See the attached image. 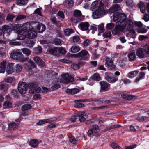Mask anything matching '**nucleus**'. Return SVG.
<instances>
[{
	"label": "nucleus",
	"instance_id": "nucleus-58",
	"mask_svg": "<svg viewBox=\"0 0 149 149\" xmlns=\"http://www.w3.org/2000/svg\"><path fill=\"white\" fill-rule=\"evenodd\" d=\"M9 44L13 46L19 45L21 44L17 42L11 41L10 42Z\"/></svg>",
	"mask_w": 149,
	"mask_h": 149
},
{
	"label": "nucleus",
	"instance_id": "nucleus-10",
	"mask_svg": "<svg viewBox=\"0 0 149 149\" xmlns=\"http://www.w3.org/2000/svg\"><path fill=\"white\" fill-rule=\"evenodd\" d=\"M12 31V29L7 25L3 26L1 29H0V36L3 33L7 34V35H9L10 32Z\"/></svg>",
	"mask_w": 149,
	"mask_h": 149
},
{
	"label": "nucleus",
	"instance_id": "nucleus-1",
	"mask_svg": "<svg viewBox=\"0 0 149 149\" xmlns=\"http://www.w3.org/2000/svg\"><path fill=\"white\" fill-rule=\"evenodd\" d=\"M126 19V16L124 13H114L113 20L114 21H117V22L115 28L112 32L113 35L119 34L120 32L125 29L130 31L132 33H135V31L133 29L134 27L133 22L131 20H128L126 22L125 21Z\"/></svg>",
	"mask_w": 149,
	"mask_h": 149
},
{
	"label": "nucleus",
	"instance_id": "nucleus-41",
	"mask_svg": "<svg viewBox=\"0 0 149 149\" xmlns=\"http://www.w3.org/2000/svg\"><path fill=\"white\" fill-rule=\"evenodd\" d=\"M28 0H18L17 1V4L18 5L25 4L27 3Z\"/></svg>",
	"mask_w": 149,
	"mask_h": 149
},
{
	"label": "nucleus",
	"instance_id": "nucleus-15",
	"mask_svg": "<svg viewBox=\"0 0 149 149\" xmlns=\"http://www.w3.org/2000/svg\"><path fill=\"white\" fill-rule=\"evenodd\" d=\"M136 55L140 58H143L145 56V52L143 48H139L138 49L136 52Z\"/></svg>",
	"mask_w": 149,
	"mask_h": 149
},
{
	"label": "nucleus",
	"instance_id": "nucleus-24",
	"mask_svg": "<svg viewBox=\"0 0 149 149\" xmlns=\"http://www.w3.org/2000/svg\"><path fill=\"white\" fill-rule=\"evenodd\" d=\"M39 144L38 141L36 139L31 140L29 143L30 146L32 147H35L38 146Z\"/></svg>",
	"mask_w": 149,
	"mask_h": 149
},
{
	"label": "nucleus",
	"instance_id": "nucleus-33",
	"mask_svg": "<svg viewBox=\"0 0 149 149\" xmlns=\"http://www.w3.org/2000/svg\"><path fill=\"white\" fill-rule=\"evenodd\" d=\"M71 51L72 53H76L80 50V49L79 47L74 46L72 47L71 49Z\"/></svg>",
	"mask_w": 149,
	"mask_h": 149
},
{
	"label": "nucleus",
	"instance_id": "nucleus-63",
	"mask_svg": "<svg viewBox=\"0 0 149 149\" xmlns=\"http://www.w3.org/2000/svg\"><path fill=\"white\" fill-rule=\"evenodd\" d=\"M41 8H39L36 9L34 11L35 13L36 14L39 15H41Z\"/></svg>",
	"mask_w": 149,
	"mask_h": 149
},
{
	"label": "nucleus",
	"instance_id": "nucleus-5",
	"mask_svg": "<svg viewBox=\"0 0 149 149\" xmlns=\"http://www.w3.org/2000/svg\"><path fill=\"white\" fill-rule=\"evenodd\" d=\"M95 11L93 13V16L94 19L100 18L102 17L106 13L105 11L104 10L102 4L100 5V8L95 10Z\"/></svg>",
	"mask_w": 149,
	"mask_h": 149
},
{
	"label": "nucleus",
	"instance_id": "nucleus-61",
	"mask_svg": "<svg viewBox=\"0 0 149 149\" xmlns=\"http://www.w3.org/2000/svg\"><path fill=\"white\" fill-rule=\"evenodd\" d=\"M14 78L13 77H7L5 79V81L6 82L10 83H11L14 80Z\"/></svg>",
	"mask_w": 149,
	"mask_h": 149
},
{
	"label": "nucleus",
	"instance_id": "nucleus-30",
	"mask_svg": "<svg viewBox=\"0 0 149 149\" xmlns=\"http://www.w3.org/2000/svg\"><path fill=\"white\" fill-rule=\"evenodd\" d=\"M128 56L130 60L131 61H134L136 58L135 53L134 52L130 53Z\"/></svg>",
	"mask_w": 149,
	"mask_h": 149
},
{
	"label": "nucleus",
	"instance_id": "nucleus-31",
	"mask_svg": "<svg viewBox=\"0 0 149 149\" xmlns=\"http://www.w3.org/2000/svg\"><path fill=\"white\" fill-rule=\"evenodd\" d=\"M50 120L49 119H44L40 120L37 123L38 125H40L44 124L49 123Z\"/></svg>",
	"mask_w": 149,
	"mask_h": 149
},
{
	"label": "nucleus",
	"instance_id": "nucleus-42",
	"mask_svg": "<svg viewBox=\"0 0 149 149\" xmlns=\"http://www.w3.org/2000/svg\"><path fill=\"white\" fill-rule=\"evenodd\" d=\"M26 46L29 47H33L35 44V42L33 41H28L26 42Z\"/></svg>",
	"mask_w": 149,
	"mask_h": 149
},
{
	"label": "nucleus",
	"instance_id": "nucleus-50",
	"mask_svg": "<svg viewBox=\"0 0 149 149\" xmlns=\"http://www.w3.org/2000/svg\"><path fill=\"white\" fill-rule=\"evenodd\" d=\"M80 38L78 36H74L73 38V42L74 43H77L79 41Z\"/></svg>",
	"mask_w": 149,
	"mask_h": 149
},
{
	"label": "nucleus",
	"instance_id": "nucleus-57",
	"mask_svg": "<svg viewBox=\"0 0 149 149\" xmlns=\"http://www.w3.org/2000/svg\"><path fill=\"white\" fill-rule=\"evenodd\" d=\"M136 147V145H133L126 146L125 147V149H134Z\"/></svg>",
	"mask_w": 149,
	"mask_h": 149
},
{
	"label": "nucleus",
	"instance_id": "nucleus-23",
	"mask_svg": "<svg viewBox=\"0 0 149 149\" xmlns=\"http://www.w3.org/2000/svg\"><path fill=\"white\" fill-rule=\"evenodd\" d=\"M122 97L124 99L131 100L135 98L136 96L134 95H131L127 94H123L121 95Z\"/></svg>",
	"mask_w": 149,
	"mask_h": 149
},
{
	"label": "nucleus",
	"instance_id": "nucleus-64",
	"mask_svg": "<svg viewBox=\"0 0 149 149\" xmlns=\"http://www.w3.org/2000/svg\"><path fill=\"white\" fill-rule=\"evenodd\" d=\"M134 24L136 26L139 27H142L143 26L142 24L140 22H135Z\"/></svg>",
	"mask_w": 149,
	"mask_h": 149
},
{
	"label": "nucleus",
	"instance_id": "nucleus-44",
	"mask_svg": "<svg viewBox=\"0 0 149 149\" xmlns=\"http://www.w3.org/2000/svg\"><path fill=\"white\" fill-rule=\"evenodd\" d=\"M114 26V24L112 23H110L107 24L106 28L108 29L111 30L113 29Z\"/></svg>",
	"mask_w": 149,
	"mask_h": 149
},
{
	"label": "nucleus",
	"instance_id": "nucleus-40",
	"mask_svg": "<svg viewBox=\"0 0 149 149\" xmlns=\"http://www.w3.org/2000/svg\"><path fill=\"white\" fill-rule=\"evenodd\" d=\"M32 106L30 104H26L22 106V109L23 110H28L31 108Z\"/></svg>",
	"mask_w": 149,
	"mask_h": 149
},
{
	"label": "nucleus",
	"instance_id": "nucleus-32",
	"mask_svg": "<svg viewBox=\"0 0 149 149\" xmlns=\"http://www.w3.org/2000/svg\"><path fill=\"white\" fill-rule=\"evenodd\" d=\"M41 90V88L39 87H36L34 89H31L29 90V92L30 93L33 94L34 93H39Z\"/></svg>",
	"mask_w": 149,
	"mask_h": 149
},
{
	"label": "nucleus",
	"instance_id": "nucleus-25",
	"mask_svg": "<svg viewBox=\"0 0 149 149\" xmlns=\"http://www.w3.org/2000/svg\"><path fill=\"white\" fill-rule=\"evenodd\" d=\"M18 127V125L15 123H10L8 125V128L10 130H13Z\"/></svg>",
	"mask_w": 149,
	"mask_h": 149
},
{
	"label": "nucleus",
	"instance_id": "nucleus-43",
	"mask_svg": "<svg viewBox=\"0 0 149 149\" xmlns=\"http://www.w3.org/2000/svg\"><path fill=\"white\" fill-rule=\"evenodd\" d=\"M126 3L127 6H132L135 5V3L132 0H127Z\"/></svg>",
	"mask_w": 149,
	"mask_h": 149
},
{
	"label": "nucleus",
	"instance_id": "nucleus-19",
	"mask_svg": "<svg viewBox=\"0 0 149 149\" xmlns=\"http://www.w3.org/2000/svg\"><path fill=\"white\" fill-rule=\"evenodd\" d=\"M100 80V77L98 74L95 73L89 79L90 82H92V83L94 82V80L99 81Z\"/></svg>",
	"mask_w": 149,
	"mask_h": 149
},
{
	"label": "nucleus",
	"instance_id": "nucleus-16",
	"mask_svg": "<svg viewBox=\"0 0 149 149\" xmlns=\"http://www.w3.org/2000/svg\"><path fill=\"white\" fill-rule=\"evenodd\" d=\"M106 65L109 69H114L115 66L113 64V61L108 58L106 60Z\"/></svg>",
	"mask_w": 149,
	"mask_h": 149
},
{
	"label": "nucleus",
	"instance_id": "nucleus-20",
	"mask_svg": "<svg viewBox=\"0 0 149 149\" xmlns=\"http://www.w3.org/2000/svg\"><path fill=\"white\" fill-rule=\"evenodd\" d=\"M86 116V113L84 112L79 113L77 116H79V120L81 122H83L86 120L85 117Z\"/></svg>",
	"mask_w": 149,
	"mask_h": 149
},
{
	"label": "nucleus",
	"instance_id": "nucleus-46",
	"mask_svg": "<svg viewBox=\"0 0 149 149\" xmlns=\"http://www.w3.org/2000/svg\"><path fill=\"white\" fill-rule=\"evenodd\" d=\"M7 63V61L6 60H3L0 63V66L6 69Z\"/></svg>",
	"mask_w": 149,
	"mask_h": 149
},
{
	"label": "nucleus",
	"instance_id": "nucleus-2",
	"mask_svg": "<svg viewBox=\"0 0 149 149\" xmlns=\"http://www.w3.org/2000/svg\"><path fill=\"white\" fill-rule=\"evenodd\" d=\"M24 24L22 26L16 29V31L18 33L17 39L23 40L26 37L29 39H33L36 37L37 33L34 30L29 29L26 27H23Z\"/></svg>",
	"mask_w": 149,
	"mask_h": 149
},
{
	"label": "nucleus",
	"instance_id": "nucleus-37",
	"mask_svg": "<svg viewBox=\"0 0 149 149\" xmlns=\"http://www.w3.org/2000/svg\"><path fill=\"white\" fill-rule=\"evenodd\" d=\"M64 32L66 35L68 36L73 33V31L71 29H65Z\"/></svg>",
	"mask_w": 149,
	"mask_h": 149
},
{
	"label": "nucleus",
	"instance_id": "nucleus-21",
	"mask_svg": "<svg viewBox=\"0 0 149 149\" xmlns=\"http://www.w3.org/2000/svg\"><path fill=\"white\" fill-rule=\"evenodd\" d=\"M105 79L108 82L112 83L117 81L118 78L117 77H113L110 76H107Z\"/></svg>",
	"mask_w": 149,
	"mask_h": 149
},
{
	"label": "nucleus",
	"instance_id": "nucleus-7",
	"mask_svg": "<svg viewBox=\"0 0 149 149\" xmlns=\"http://www.w3.org/2000/svg\"><path fill=\"white\" fill-rule=\"evenodd\" d=\"M27 86L25 82H20L18 84V89L21 94H24L26 93Z\"/></svg>",
	"mask_w": 149,
	"mask_h": 149
},
{
	"label": "nucleus",
	"instance_id": "nucleus-51",
	"mask_svg": "<svg viewBox=\"0 0 149 149\" xmlns=\"http://www.w3.org/2000/svg\"><path fill=\"white\" fill-rule=\"evenodd\" d=\"M69 141L72 143L73 144H75L77 143V141L76 140L75 138L73 137L70 138Z\"/></svg>",
	"mask_w": 149,
	"mask_h": 149
},
{
	"label": "nucleus",
	"instance_id": "nucleus-13",
	"mask_svg": "<svg viewBox=\"0 0 149 149\" xmlns=\"http://www.w3.org/2000/svg\"><path fill=\"white\" fill-rule=\"evenodd\" d=\"M101 85V90L102 91H106L109 90L110 85L104 81H102L100 83Z\"/></svg>",
	"mask_w": 149,
	"mask_h": 149
},
{
	"label": "nucleus",
	"instance_id": "nucleus-22",
	"mask_svg": "<svg viewBox=\"0 0 149 149\" xmlns=\"http://www.w3.org/2000/svg\"><path fill=\"white\" fill-rule=\"evenodd\" d=\"M79 91V89L74 88L72 89H67L65 90V92L68 93L73 95L77 93Z\"/></svg>",
	"mask_w": 149,
	"mask_h": 149
},
{
	"label": "nucleus",
	"instance_id": "nucleus-3",
	"mask_svg": "<svg viewBox=\"0 0 149 149\" xmlns=\"http://www.w3.org/2000/svg\"><path fill=\"white\" fill-rule=\"evenodd\" d=\"M29 29H34L37 32L42 33L45 30V26L42 24L38 22H31L24 24L22 27H26Z\"/></svg>",
	"mask_w": 149,
	"mask_h": 149
},
{
	"label": "nucleus",
	"instance_id": "nucleus-26",
	"mask_svg": "<svg viewBox=\"0 0 149 149\" xmlns=\"http://www.w3.org/2000/svg\"><path fill=\"white\" fill-rule=\"evenodd\" d=\"M139 72L138 71L135 70L131 71L129 73L128 76L130 78H133L137 75Z\"/></svg>",
	"mask_w": 149,
	"mask_h": 149
},
{
	"label": "nucleus",
	"instance_id": "nucleus-59",
	"mask_svg": "<svg viewBox=\"0 0 149 149\" xmlns=\"http://www.w3.org/2000/svg\"><path fill=\"white\" fill-rule=\"evenodd\" d=\"M14 17V15L12 14H9L6 18L7 20H12Z\"/></svg>",
	"mask_w": 149,
	"mask_h": 149
},
{
	"label": "nucleus",
	"instance_id": "nucleus-47",
	"mask_svg": "<svg viewBox=\"0 0 149 149\" xmlns=\"http://www.w3.org/2000/svg\"><path fill=\"white\" fill-rule=\"evenodd\" d=\"M26 17V16L24 15H19L16 18V20L19 21L25 18Z\"/></svg>",
	"mask_w": 149,
	"mask_h": 149
},
{
	"label": "nucleus",
	"instance_id": "nucleus-12",
	"mask_svg": "<svg viewBox=\"0 0 149 149\" xmlns=\"http://www.w3.org/2000/svg\"><path fill=\"white\" fill-rule=\"evenodd\" d=\"M89 26V23L87 22L81 23L78 26L79 27L82 31H86L88 29Z\"/></svg>",
	"mask_w": 149,
	"mask_h": 149
},
{
	"label": "nucleus",
	"instance_id": "nucleus-60",
	"mask_svg": "<svg viewBox=\"0 0 149 149\" xmlns=\"http://www.w3.org/2000/svg\"><path fill=\"white\" fill-rule=\"evenodd\" d=\"M12 93L15 97L17 98L18 97V96L17 95V92L16 90H13Z\"/></svg>",
	"mask_w": 149,
	"mask_h": 149
},
{
	"label": "nucleus",
	"instance_id": "nucleus-54",
	"mask_svg": "<svg viewBox=\"0 0 149 149\" xmlns=\"http://www.w3.org/2000/svg\"><path fill=\"white\" fill-rule=\"evenodd\" d=\"M88 136L90 137H92L95 134V133L91 129L89 130L88 132Z\"/></svg>",
	"mask_w": 149,
	"mask_h": 149
},
{
	"label": "nucleus",
	"instance_id": "nucleus-52",
	"mask_svg": "<svg viewBox=\"0 0 149 149\" xmlns=\"http://www.w3.org/2000/svg\"><path fill=\"white\" fill-rule=\"evenodd\" d=\"M139 33H145L147 32V30L145 28H141L138 30Z\"/></svg>",
	"mask_w": 149,
	"mask_h": 149
},
{
	"label": "nucleus",
	"instance_id": "nucleus-53",
	"mask_svg": "<svg viewBox=\"0 0 149 149\" xmlns=\"http://www.w3.org/2000/svg\"><path fill=\"white\" fill-rule=\"evenodd\" d=\"M71 68L74 70H77L79 68V65L76 64H72L71 65Z\"/></svg>",
	"mask_w": 149,
	"mask_h": 149
},
{
	"label": "nucleus",
	"instance_id": "nucleus-55",
	"mask_svg": "<svg viewBox=\"0 0 149 149\" xmlns=\"http://www.w3.org/2000/svg\"><path fill=\"white\" fill-rule=\"evenodd\" d=\"M60 86L58 84H56L51 87V89L53 90H56L60 88Z\"/></svg>",
	"mask_w": 149,
	"mask_h": 149
},
{
	"label": "nucleus",
	"instance_id": "nucleus-9",
	"mask_svg": "<svg viewBox=\"0 0 149 149\" xmlns=\"http://www.w3.org/2000/svg\"><path fill=\"white\" fill-rule=\"evenodd\" d=\"M76 57L79 58H81L84 60H88L89 57L88 52L85 50L81 51L79 53L76 54Z\"/></svg>",
	"mask_w": 149,
	"mask_h": 149
},
{
	"label": "nucleus",
	"instance_id": "nucleus-8",
	"mask_svg": "<svg viewBox=\"0 0 149 149\" xmlns=\"http://www.w3.org/2000/svg\"><path fill=\"white\" fill-rule=\"evenodd\" d=\"M81 15V12L79 10H75L73 13V16L72 17V20L74 22H78L81 21L80 17Z\"/></svg>",
	"mask_w": 149,
	"mask_h": 149
},
{
	"label": "nucleus",
	"instance_id": "nucleus-45",
	"mask_svg": "<svg viewBox=\"0 0 149 149\" xmlns=\"http://www.w3.org/2000/svg\"><path fill=\"white\" fill-rule=\"evenodd\" d=\"M15 70L17 72H20L22 70V67L21 65L17 64L15 66Z\"/></svg>",
	"mask_w": 149,
	"mask_h": 149
},
{
	"label": "nucleus",
	"instance_id": "nucleus-17",
	"mask_svg": "<svg viewBox=\"0 0 149 149\" xmlns=\"http://www.w3.org/2000/svg\"><path fill=\"white\" fill-rule=\"evenodd\" d=\"M33 60L38 66H43L45 65L44 62L42 61L39 57L37 56L33 58Z\"/></svg>",
	"mask_w": 149,
	"mask_h": 149
},
{
	"label": "nucleus",
	"instance_id": "nucleus-35",
	"mask_svg": "<svg viewBox=\"0 0 149 149\" xmlns=\"http://www.w3.org/2000/svg\"><path fill=\"white\" fill-rule=\"evenodd\" d=\"M91 129L93 131L94 133H95V134H96L97 132H99L100 130L98 127L96 125H92L91 127Z\"/></svg>",
	"mask_w": 149,
	"mask_h": 149
},
{
	"label": "nucleus",
	"instance_id": "nucleus-49",
	"mask_svg": "<svg viewBox=\"0 0 149 149\" xmlns=\"http://www.w3.org/2000/svg\"><path fill=\"white\" fill-rule=\"evenodd\" d=\"M34 50L36 53H39L42 52V49L39 46L35 48Z\"/></svg>",
	"mask_w": 149,
	"mask_h": 149
},
{
	"label": "nucleus",
	"instance_id": "nucleus-11",
	"mask_svg": "<svg viewBox=\"0 0 149 149\" xmlns=\"http://www.w3.org/2000/svg\"><path fill=\"white\" fill-rule=\"evenodd\" d=\"M14 63L12 62H9L8 63L6 70V72L8 74H11L14 72Z\"/></svg>",
	"mask_w": 149,
	"mask_h": 149
},
{
	"label": "nucleus",
	"instance_id": "nucleus-28",
	"mask_svg": "<svg viewBox=\"0 0 149 149\" xmlns=\"http://www.w3.org/2000/svg\"><path fill=\"white\" fill-rule=\"evenodd\" d=\"M65 5L67 7H72L73 5V1L72 0H65L64 3Z\"/></svg>",
	"mask_w": 149,
	"mask_h": 149
},
{
	"label": "nucleus",
	"instance_id": "nucleus-14",
	"mask_svg": "<svg viewBox=\"0 0 149 149\" xmlns=\"http://www.w3.org/2000/svg\"><path fill=\"white\" fill-rule=\"evenodd\" d=\"M102 3V6H103V3L100 2L99 4L98 2L97 1H95L93 2L91 5V8L94 11L100 8V5Z\"/></svg>",
	"mask_w": 149,
	"mask_h": 149
},
{
	"label": "nucleus",
	"instance_id": "nucleus-27",
	"mask_svg": "<svg viewBox=\"0 0 149 149\" xmlns=\"http://www.w3.org/2000/svg\"><path fill=\"white\" fill-rule=\"evenodd\" d=\"M12 104L9 101H6L3 104V108L4 109H9L12 108Z\"/></svg>",
	"mask_w": 149,
	"mask_h": 149
},
{
	"label": "nucleus",
	"instance_id": "nucleus-18",
	"mask_svg": "<svg viewBox=\"0 0 149 149\" xmlns=\"http://www.w3.org/2000/svg\"><path fill=\"white\" fill-rule=\"evenodd\" d=\"M121 8L120 6L118 4H116L113 6L109 10V11L111 13H114L115 12L120 10Z\"/></svg>",
	"mask_w": 149,
	"mask_h": 149
},
{
	"label": "nucleus",
	"instance_id": "nucleus-39",
	"mask_svg": "<svg viewBox=\"0 0 149 149\" xmlns=\"http://www.w3.org/2000/svg\"><path fill=\"white\" fill-rule=\"evenodd\" d=\"M111 146L113 149H121V148L118 145L114 142L111 143Z\"/></svg>",
	"mask_w": 149,
	"mask_h": 149
},
{
	"label": "nucleus",
	"instance_id": "nucleus-29",
	"mask_svg": "<svg viewBox=\"0 0 149 149\" xmlns=\"http://www.w3.org/2000/svg\"><path fill=\"white\" fill-rule=\"evenodd\" d=\"M23 53L26 56H28L31 54L30 50L27 48H24L22 49Z\"/></svg>",
	"mask_w": 149,
	"mask_h": 149
},
{
	"label": "nucleus",
	"instance_id": "nucleus-6",
	"mask_svg": "<svg viewBox=\"0 0 149 149\" xmlns=\"http://www.w3.org/2000/svg\"><path fill=\"white\" fill-rule=\"evenodd\" d=\"M62 78L60 79V82L63 84H68L72 82L74 79L71 75L68 73L63 74Z\"/></svg>",
	"mask_w": 149,
	"mask_h": 149
},
{
	"label": "nucleus",
	"instance_id": "nucleus-62",
	"mask_svg": "<svg viewBox=\"0 0 149 149\" xmlns=\"http://www.w3.org/2000/svg\"><path fill=\"white\" fill-rule=\"evenodd\" d=\"M61 40L59 39H56L54 41V43L56 45H59L61 43Z\"/></svg>",
	"mask_w": 149,
	"mask_h": 149
},
{
	"label": "nucleus",
	"instance_id": "nucleus-36",
	"mask_svg": "<svg viewBox=\"0 0 149 149\" xmlns=\"http://www.w3.org/2000/svg\"><path fill=\"white\" fill-rule=\"evenodd\" d=\"M147 118L146 117L139 115L136 118V119L140 122H142L144 121L145 120L147 119Z\"/></svg>",
	"mask_w": 149,
	"mask_h": 149
},
{
	"label": "nucleus",
	"instance_id": "nucleus-34",
	"mask_svg": "<svg viewBox=\"0 0 149 149\" xmlns=\"http://www.w3.org/2000/svg\"><path fill=\"white\" fill-rule=\"evenodd\" d=\"M143 50L145 53L149 54V43L145 45L143 47Z\"/></svg>",
	"mask_w": 149,
	"mask_h": 149
},
{
	"label": "nucleus",
	"instance_id": "nucleus-4",
	"mask_svg": "<svg viewBox=\"0 0 149 149\" xmlns=\"http://www.w3.org/2000/svg\"><path fill=\"white\" fill-rule=\"evenodd\" d=\"M10 57L13 59L19 60L22 62H24L28 59V57H24L22 52L17 50L13 51L11 52Z\"/></svg>",
	"mask_w": 149,
	"mask_h": 149
},
{
	"label": "nucleus",
	"instance_id": "nucleus-56",
	"mask_svg": "<svg viewBox=\"0 0 149 149\" xmlns=\"http://www.w3.org/2000/svg\"><path fill=\"white\" fill-rule=\"evenodd\" d=\"M146 22H147L149 21V14H146L144 15V17L143 18Z\"/></svg>",
	"mask_w": 149,
	"mask_h": 149
},
{
	"label": "nucleus",
	"instance_id": "nucleus-38",
	"mask_svg": "<svg viewBox=\"0 0 149 149\" xmlns=\"http://www.w3.org/2000/svg\"><path fill=\"white\" fill-rule=\"evenodd\" d=\"M111 146L113 149H121V148L118 145L114 142L111 143Z\"/></svg>",
	"mask_w": 149,
	"mask_h": 149
},
{
	"label": "nucleus",
	"instance_id": "nucleus-48",
	"mask_svg": "<svg viewBox=\"0 0 149 149\" xmlns=\"http://www.w3.org/2000/svg\"><path fill=\"white\" fill-rule=\"evenodd\" d=\"M148 37L147 36L143 35H141L139 36L138 37V39L140 41H142L146 39H148Z\"/></svg>",
	"mask_w": 149,
	"mask_h": 149
}]
</instances>
